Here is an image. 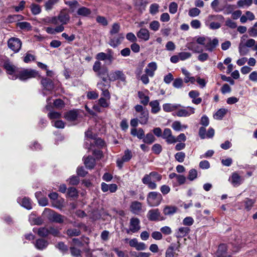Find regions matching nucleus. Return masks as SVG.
<instances>
[{
  "label": "nucleus",
  "instance_id": "1",
  "mask_svg": "<svg viewBox=\"0 0 257 257\" xmlns=\"http://www.w3.org/2000/svg\"><path fill=\"white\" fill-rule=\"evenodd\" d=\"M4 67L6 69L9 77L12 80L19 78L21 81L36 77L38 75V72L31 69H20L10 62H5Z\"/></svg>",
  "mask_w": 257,
  "mask_h": 257
},
{
  "label": "nucleus",
  "instance_id": "2",
  "mask_svg": "<svg viewBox=\"0 0 257 257\" xmlns=\"http://www.w3.org/2000/svg\"><path fill=\"white\" fill-rule=\"evenodd\" d=\"M195 38L198 44L203 45L209 52H212L219 44L218 40L216 38L211 39L208 37L198 36Z\"/></svg>",
  "mask_w": 257,
  "mask_h": 257
},
{
  "label": "nucleus",
  "instance_id": "3",
  "mask_svg": "<svg viewBox=\"0 0 257 257\" xmlns=\"http://www.w3.org/2000/svg\"><path fill=\"white\" fill-rule=\"evenodd\" d=\"M162 199V196L160 193L151 192L148 195L147 202L150 206H158L161 203Z\"/></svg>",
  "mask_w": 257,
  "mask_h": 257
},
{
  "label": "nucleus",
  "instance_id": "4",
  "mask_svg": "<svg viewBox=\"0 0 257 257\" xmlns=\"http://www.w3.org/2000/svg\"><path fill=\"white\" fill-rule=\"evenodd\" d=\"M41 83L43 86L44 95L50 93L54 89V84L52 80L47 78H42Z\"/></svg>",
  "mask_w": 257,
  "mask_h": 257
},
{
  "label": "nucleus",
  "instance_id": "5",
  "mask_svg": "<svg viewBox=\"0 0 257 257\" xmlns=\"http://www.w3.org/2000/svg\"><path fill=\"white\" fill-rule=\"evenodd\" d=\"M55 18H56V25L60 23V25L63 26L67 24L70 19L69 14L64 11H61L57 16H55Z\"/></svg>",
  "mask_w": 257,
  "mask_h": 257
},
{
  "label": "nucleus",
  "instance_id": "6",
  "mask_svg": "<svg viewBox=\"0 0 257 257\" xmlns=\"http://www.w3.org/2000/svg\"><path fill=\"white\" fill-rule=\"evenodd\" d=\"M141 229L140 220L137 217H133L130 219L129 229L126 232L129 233L138 232Z\"/></svg>",
  "mask_w": 257,
  "mask_h": 257
},
{
  "label": "nucleus",
  "instance_id": "7",
  "mask_svg": "<svg viewBox=\"0 0 257 257\" xmlns=\"http://www.w3.org/2000/svg\"><path fill=\"white\" fill-rule=\"evenodd\" d=\"M228 181L233 186L238 187L243 182L244 179L237 172H234L229 178Z\"/></svg>",
  "mask_w": 257,
  "mask_h": 257
},
{
  "label": "nucleus",
  "instance_id": "8",
  "mask_svg": "<svg viewBox=\"0 0 257 257\" xmlns=\"http://www.w3.org/2000/svg\"><path fill=\"white\" fill-rule=\"evenodd\" d=\"M177 110L176 114L178 117H188L195 113V108L191 106L182 107Z\"/></svg>",
  "mask_w": 257,
  "mask_h": 257
},
{
  "label": "nucleus",
  "instance_id": "9",
  "mask_svg": "<svg viewBox=\"0 0 257 257\" xmlns=\"http://www.w3.org/2000/svg\"><path fill=\"white\" fill-rule=\"evenodd\" d=\"M9 47L15 52H18L22 46V42L17 38H11L8 42Z\"/></svg>",
  "mask_w": 257,
  "mask_h": 257
},
{
  "label": "nucleus",
  "instance_id": "10",
  "mask_svg": "<svg viewBox=\"0 0 257 257\" xmlns=\"http://www.w3.org/2000/svg\"><path fill=\"white\" fill-rule=\"evenodd\" d=\"M132 153L128 149L126 150L124 152V155L121 158H118L116 160L117 166L119 168H122L124 162H128L132 158Z\"/></svg>",
  "mask_w": 257,
  "mask_h": 257
},
{
  "label": "nucleus",
  "instance_id": "11",
  "mask_svg": "<svg viewBox=\"0 0 257 257\" xmlns=\"http://www.w3.org/2000/svg\"><path fill=\"white\" fill-rule=\"evenodd\" d=\"M162 138L165 139L166 142L169 144H175L177 142L176 137L172 135V131L169 128L164 129Z\"/></svg>",
  "mask_w": 257,
  "mask_h": 257
},
{
  "label": "nucleus",
  "instance_id": "12",
  "mask_svg": "<svg viewBox=\"0 0 257 257\" xmlns=\"http://www.w3.org/2000/svg\"><path fill=\"white\" fill-rule=\"evenodd\" d=\"M158 68L157 64L155 62H151L149 63L146 66L145 72L150 77H153L155 75V72Z\"/></svg>",
  "mask_w": 257,
  "mask_h": 257
},
{
  "label": "nucleus",
  "instance_id": "13",
  "mask_svg": "<svg viewBox=\"0 0 257 257\" xmlns=\"http://www.w3.org/2000/svg\"><path fill=\"white\" fill-rule=\"evenodd\" d=\"M161 213L158 209H154L149 210L147 214V218L151 221H157L160 220Z\"/></svg>",
  "mask_w": 257,
  "mask_h": 257
},
{
  "label": "nucleus",
  "instance_id": "14",
  "mask_svg": "<svg viewBox=\"0 0 257 257\" xmlns=\"http://www.w3.org/2000/svg\"><path fill=\"white\" fill-rule=\"evenodd\" d=\"M137 37L145 41H147L150 38V34L149 31L146 28H142L137 33Z\"/></svg>",
  "mask_w": 257,
  "mask_h": 257
},
{
  "label": "nucleus",
  "instance_id": "15",
  "mask_svg": "<svg viewBox=\"0 0 257 257\" xmlns=\"http://www.w3.org/2000/svg\"><path fill=\"white\" fill-rule=\"evenodd\" d=\"M119 79L121 81L125 80V76L122 71L117 70L114 72H111L109 75V80L110 81H115Z\"/></svg>",
  "mask_w": 257,
  "mask_h": 257
},
{
  "label": "nucleus",
  "instance_id": "16",
  "mask_svg": "<svg viewBox=\"0 0 257 257\" xmlns=\"http://www.w3.org/2000/svg\"><path fill=\"white\" fill-rule=\"evenodd\" d=\"M182 107L181 104L178 103H164L163 105V110L166 112H170L177 110L179 108Z\"/></svg>",
  "mask_w": 257,
  "mask_h": 257
},
{
  "label": "nucleus",
  "instance_id": "17",
  "mask_svg": "<svg viewBox=\"0 0 257 257\" xmlns=\"http://www.w3.org/2000/svg\"><path fill=\"white\" fill-rule=\"evenodd\" d=\"M123 38L124 37L123 34H119L116 37L112 38H110L109 44L111 47L115 48L121 44Z\"/></svg>",
  "mask_w": 257,
  "mask_h": 257
},
{
  "label": "nucleus",
  "instance_id": "18",
  "mask_svg": "<svg viewBox=\"0 0 257 257\" xmlns=\"http://www.w3.org/2000/svg\"><path fill=\"white\" fill-rule=\"evenodd\" d=\"M247 36L245 35H243L241 38L240 42L238 46V51L240 55L243 56L247 54L249 51L247 49V47L246 46L245 44L243 43V41L245 40V38H246Z\"/></svg>",
  "mask_w": 257,
  "mask_h": 257
},
{
  "label": "nucleus",
  "instance_id": "19",
  "mask_svg": "<svg viewBox=\"0 0 257 257\" xmlns=\"http://www.w3.org/2000/svg\"><path fill=\"white\" fill-rule=\"evenodd\" d=\"M17 202L23 207L27 209L30 210L32 208V204L29 198L24 197L23 198H18Z\"/></svg>",
  "mask_w": 257,
  "mask_h": 257
},
{
  "label": "nucleus",
  "instance_id": "20",
  "mask_svg": "<svg viewBox=\"0 0 257 257\" xmlns=\"http://www.w3.org/2000/svg\"><path fill=\"white\" fill-rule=\"evenodd\" d=\"M65 217L56 212H52L49 216V219L53 222L61 223L64 222Z\"/></svg>",
  "mask_w": 257,
  "mask_h": 257
},
{
  "label": "nucleus",
  "instance_id": "21",
  "mask_svg": "<svg viewBox=\"0 0 257 257\" xmlns=\"http://www.w3.org/2000/svg\"><path fill=\"white\" fill-rule=\"evenodd\" d=\"M199 95V92L197 90H191L189 92V97L192 99V103L195 104H199L202 102V98L198 97Z\"/></svg>",
  "mask_w": 257,
  "mask_h": 257
},
{
  "label": "nucleus",
  "instance_id": "22",
  "mask_svg": "<svg viewBox=\"0 0 257 257\" xmlns=\"http://www.w3.org/2000/svg\"><path fill=\"white\" fill-rule=\"evenodd\" d=\"M142 204L137 201H133L130 206L131 211L135 214H139L142 210Z\"/></svg>",
  "mask_w": 257,
  "mask_h": 257
},
{
  "label": "nucleus",
  "instance_id": "23",
  "mask_svg": "<svg viewBox=\"0 0 257 257\" xmlns=\"http://www.w3.org/2000/svg\"><path fill=\"white\" fill-rule=\"evenodd\" d=\"M48 244V241L42 238L37 239L34 243L35 247L39 250H43L45 249Z\"/></svg>",
  "mask_w": 257,
  "mask_h": 257
},
{
  "label": "nucleus",
  "instance_id": "24",
  "mask_svg": "<svg viewBox=\"0 0 257 257\" xmlns=\"http://www.w3.org/2000/svg\"><path fill=\"white\" fill-rule=\"evenodd\" d=\"M227 246L224 244H220L218 246L217 255L218 257H231L227 252Z\"/></svg>",
  "mask_w": 257,
  "mask_h": 257
},
{
  "label": "nucleus",
  "instance_id": "25",
  "mask_svg": "<svg viewBox=\"0 0 257 257\" xmlns=\"http://www.w3.org/2000/svg\"><path fill=\"white\" fill-rule=\"evenodd\" d=\"M190 229L188 227H181L176 232V236L177 238H182L188 234Z\"/></svg>",
  "mask_w": 257,
  "mask_h": 257
},
{
  "label": "nucleus",
  "instance_id": "26",
  "mask_svg": "<svg viewBox=\"0 0 257 257\" xmlns=\"http://www.w3.org/2000/svg\"><path fill=\"white\" fill-rule=\"evenodd\" d=\"M96 75L101 78L103 81L106 82L107 77L109 78V74H108V70L106 67H103L98 72L96 73Z\"/></svg>",
  "mask_w": 257,
  "mask_h": 257
},
{
  "label": "nucleus",
  "instance_id": "27",
  "mask_svg": "<svg viewBox=\"0 0 257 257\" xmlns=\"http://www.w3.org/2000/svg\"><path fill=\"white\" fill-rule=\"evenodd\" d=\"M64 30V27L62 25H58L55 28L52 27H47L46 28V31L48 34L54 35L56 33H59Z\"/></svg>",
  "mask_w": 257,
  "mask_h": 257
},
{
  "label": "nucleus",
  "instance_id": "28",
  "mask_svg": "<svg viewBox=\"0 0 257 257\" xmlns=\"http://www.w3.org/2000/svg\"><path fill=\"white\" fill-rule=\"evenodd\" d=\"M177 211V207L175 206L166 205L164 207L163 212L164 215L171 216L175 214Z\"/></svg>",
  "mask_w": 257,
  "mask_h": 257
},
{
  "label": "nucleus",
  "instance_id": "29",
  "mask_svg": "<svg viewBox=\"0 0 257 257\" xmlns=\"http://www.w3.org/2000/svg\"><path fill=\"white\" fill-rule=\"evenodd\" d=\"M149 104L151 107V112L154 114L158 113L161 110L160 103L159 100H155L151 101Z\"/></svg>",
  "mask_w": 257,
  "mask_h": 257
},
{
  "label": "nucleus",
  "instance_id": "30",
  "mask_svg": "<svg viewBox=\"0 0 257 257\" xmlns=\"http://www.w3.org/2000/svg\"><path fill=\"white\" fill-rule=\"evenodd\" d=\"M139 118V122L142 124H146L147 123L149 119V111L148 110H145L138 115Z\"/></svg>",
  "mask_w": 257,
  "mask_h": 257
},
{
  "label": "nucleus",
  "instance_id": "31",
  "mask_svg": "<svg viewBox=\"0 0 257 257\" xmlns=\"http://www.w3.org/2000/svg\"><path fill=\"white\" fill-rule=\"evenodd\" d=\"M131 134L134 136H137L139 139H143L145 137V133L144 130L139 128V129L133 128L131 130Z\"/></svg>",
  "mask_w": 257,
  "mask_h": 257
},
{
  "label": "nucleus",
  "instance_id": "32",
  "mask_svg": "<svg viewBox=\"0 0 257 257\" xmlns=\"http://www.w3.org/2000/svg\"><path fill=\"white\" fill-rule=\"evenodd\" d=\"M86 168L93 169L95 165V160L91 156H88L84 161Z\"/></svg>",
  "mask_w": 257,
  "mask_h": 257
},
{
  "label": "nucleus",
  "instance_id": "33",
  "mask_svg": "<svg viewBox=\"0 0 257 257\" xmlns=\"http://www.w3.org/2000/svg\"><path fill=\"white\" fill-rule=\"evenodd\" d=\"M78 116L77 111L75 110H71L67 112L65 114V118L68 121H73L75 120Z\"/></svg>",
  "mask_w": 257,
  "mask_h": 257
},
{
  "label": "nucleus",
  "instance_id": "34",
  "mask_svg": "<svg viewBox=\"0 0 257 257\" xmlns=\"http://www.w3.org/2000/svg\"><path fill=\"white\" fill-rule=\"evenodd\" d=\"M138 97L141 100V103L144 105H147L150 100V98L148 95H146L143 91H139L138 93Z\"/></svg>",
  "mask_w": 257,
  "mask_h": 257
},
{
  "label": "nucleus",
  "instance_id": "35",
  "mask_svg": "<svg viewBox=\"0 0 257 257\" xmlns=\"http://www.w3.org/2000/svg\"><path fill=\"white\" fill-rule=\"evenodd\" d=\"M172 128L175 131H181L188 127L187 125H182L179 121H175L172 124Z\"/></svg>",
  "mask_w": 257,
  "mask_h": 257
},
{
  "label": "nucleus",
  "instance_id": "36",
  "mask_svg": "<svg viewBox=\"0 0 257 257\" xmlns=\"http://www.w3.org/2000/svg\"><path fill=\"white\" fill-rule=\"evenodd\" d=\"M77 13L79 16L87 17L91 14V11L87 8L82 7L78 9Z\"/></svg>",
  "mask_w": 257,
  "mask_h": 257
},
{
  "label": "nucleus",
  "instance_id": "37",
  "mask_svg": "<svg viewBox=\"0 0 257 257\" xmlns=\"http://www.w3.org/2000/svg\"><path fill=\"white\" fill-rule=\"evenodd\" d=\"M17 26L20 29L24 31H30L32 29V26L30 23L27 22H22L17 23Z\"/></svg>",
  "mask_w": 257,
  "mask_h": 257
},
{
  "label": "nucleus",
  "instance_id": "38",
  "mask_svg": "<svg viewBox=\"0 0 257 257\" xmlns=\"http://www.w3.org/2000/svg\"><path fill=\"white\" fill-rule=\"evenodd\" d=\"M227 110L225 108H220L214 114L213 117L216 119H221L223 116L226 114Z\"/></svg>",
  "mask_w": 257,
  "mask_h": 257
},
{
  "label": "nucleus",
  "instance_id": "39",
  "mask_svg": "<svg viewBox=\"0 0 257 257\" xmlns=\"http://www.w3.org/2000/svg\"><path fill=\"white\" fill-rule=\"evenodd\" d=\"M66 233L70 237L77 236L80 235L81 231L77 228H69L66 230Z\"/></svg>",
  "mask_w": 257,
  "mask_h": 257
},
{
  "label": "nucleus",
  "instance_id": "40",
  "mask_svg": "<svg viewBox=\"0 0 257 257\" xmlns=\"http://www.w3.org/2000/svg\"><path fill=\"white\" fill-rule=\"evenodd\" d=\"M155 138L154 135L151 133H148L143 139V141L144 143L148 144H151L155 141Z\"/></svg>",
  "mask_w": 257,
  "mask_h": 257
},
{
  "label": "nucleus",
  "instance_id": "41",
  "mask_svg": "<svg viewBox=\"0 0 257 257\" xmlns=\"http://www.w3.org/2000/svg\"><path fill=\"white\" fill-rule=\"evenodd\" d=\"M67 196L71 198H77L78 196L77 190L73 187L68 188L67 191Z\"/></svg>",
  "mask_w": 257,
  "mask_h": 257
},
{
  "label": "nucleus",
  "instance_id": "42",
  "mask_svg": "<svg viewBox=\"0 0 257 257\" xmlns=\"http://www.w3.org/2000/svg\"><path fill=\"white\" fill-rule=\"evenodd\" d=\"M134 4L138 9L142 10L145 9L147 2L146 0H134Z\"/></svg>",
  "mask_w": 257,
  "mask_h": 257
},
{
  "label": "nucleus",
  "instance_id": "43",
  "mask_svg": "<svg viewBox=\"0 0 257 257\" xmlns=\"http://www.w3.org/2000/svg\"><path fill=\"white\" fill-rule=\"evenodd\" d=\"M252 3V0H239L237 2V6L238 7H248Z\"/></svg>",
  "mask_w": 257,
  "mask_h": 257
},
{
  "label": "nucleus",
  "instance_id": "44",
  "mask_svg": "<svg viewBox=\"0 0 257 257\" xmlns=\"http://www.w3.org/2000/svg\"><path fill=\"white\" fill-rule=\"evenodd\" d=\"M42 22L45 25H49L50 24L56 25V18L54 17H47L42 19Z\"/></svg>",
  "mask_w": 257,
  "mask_h": 257
},
{
  "label": "nucleus",
  "instance_id": "45",
  "mask_svg": "<svg viewBox=\"0 0 257 257\" xmlns=\"http://www.w3.org/2000/svg\"><path fill=\"white\" fill-rule=\"evenodd\" d=\"M173 86L175 88H181L183 86V80L181 78H177L174 80Z\"/></svg>",
  "mask_w": 257,
  "mask_h": 257
},
{
  "label": "nucleus",
  "instance_id": "46",
  "mask_svg": "<svg viewBox=\"0 0 257 257\" xmlns=\"http://www.w3.org/2000/svg\"><path fill=\"white\" fill-rule=\"evenodd\" d=\"M248 33L250 37H257V22L248 29Z\"/></svg>",
  "mask_w": 257,
  "mask_h": 257
},
{
  "label": "nucleus",
  "instance_id": "47",
  "mask_svg": "<svg viewBox=\"0 0 257 257\" xmlns=\"http://www.w3.org/2000/svg\"><path fill=\"white\" fill-rule=\"evenodd\" d=\"M55 247L57 248L62 253H64L68 250V247L63 242H59L56 244Z\"/></svg>",
  "mask_w": 257,
  "mask_h": 257
},
{
  "label": "nucleus",
  "instance_id": "48",
  "mask_svg": "<svg viewBox=\"0 0 257 257\" xmlns=\"http://www.w3.org/2000/svg\"><path fill=\"white\" fill-rule=\"evenodd\" d=\"M110 102L106 98L100 97L98 99V104L104 108L108 107L109 105Z\"/></svg>",
  "mask_w": 257,
  "mask_h": 257
},
{
  "label": "nucleus",
  "instance_id": "49",
  "mask_svg": "<svg viewBox=\"0 0 257 257\" xmlns=\"http://www.w3.org/2000/svg\"><path fill=\"white\" fill-rule=\"evenodd\" d=\"M120 25L118 23H114L112 25L111 29L110 31V34L112 36L118 33L120 30Z\"/></svg>",
  "mask_w": 257,
  "mask_h": 257
},
{
  "label": "nucleus",
  "instance_id": "50",
  "mask_svg": "<svg viewBox=\"0 0 257 257\" xmlns=\"http://www.w3.org/2000/svg\"><path fill=\"white\" fill-rule=\"evenodd\" d=\"M37 233L38 235L42 237H45L49 234V228L41 227L38 229Z\"/></svg>",
  "mask_w": 257,
  "mask_h": 257
},
{
  "label": "nucleus",
  "instance_id": "51",
  "mask_svg": "<svg viewBox=\"0 0 257 257\" xmlns=\"http://www.w3.org/2000/svg\"><path fill=\"white\" fill-rule=\"evenodd\" d=\"M160 27V23L158 21H153L150 24L149 28L151 30L157 31Z\"/></svg>",
  "mask_w": 257,
  "mask_h": 257
},
{
  "label": "nucleus",
  "instance_id": "52",
  "mask_svg": "<svg viewBox=\"0 0 257 257\" xmlns=\"http://www.w3.org/2000/svg\"><path fill=\"white\" fill-rule=\"evenodd\" d=\"M220 0H214L211 4V8L216 12H219L222 11V8L219 7Z\"/></svg>",
  "mask_w": 257,
  "mask_h": 257
},
{
  "label": "nucleus",
  "instance_id": "53",
  "mask_svg": "<svg viewBox=\"0 0 257 257\" xmlns=\"http://www.w3.org/2000/svg\"><path fill=\"white\" fill-rule=\"evenodd\" d=\"M65 4L69 6L72 11L73 12L79 6V3L76 1H67Z\"/></svg>",
  "mask_w": 257,
  "mask_h": 257
},
{
  "label": "nucleus",
  "instance_id": "54",
  "mask_svg": "<svg viewBox=\"0 0 257 257\" xmlns=\"http://www.w3.org/2000/svg\"><path fill=\"white\" fill-rule=\"evenodd\" d=\"M159 6L158 4L154 3L152 4L150 7V13L153 15H156L159 12Z\"/></svg>",
  "mask_w": 257,
  "mask_h": 257
},
{
  "label": "nucleus",
  "instance_id": "55",
  "mask_svg": "<svg viewBox=\"0 0 257 257\" xmlns=\"http://www.w3.org/2000/svg\"><path fill=\"white\" fill-rule=\"evenodd\" d=\"M97 88L101 91L104 89H108L110 87V85L109 83H107V82H106V81L104 82L102 81L98 82L97 84Z\"/></svg>",
  "mask_w": 257,
  "mask_h": 257
},
{
  "label": "nucleus",
  "instance_id": "56",
  "mask_svg": "<svg viewBox=\"0 0 257 257\" xmlns=\"http://www.w3.org/2000/svg\"><path fill=\"white\" fill-rule=\"evenodd\" d=\"M64 199H61L60 200H56L53 203V206L59 209H62L64 207Z\"/></svg>",
  "mask_w": 257,
  "mask_h": 257
},
{
  "label": "nucleus",
  "instance_id": "57",
  "mask_svg": "<svg viewBox=\"0 0 257 257\" xmlns=\"http://www.w3.org/2000/svg\"><path fill=\"white\" fill-rule=\"evenodd\" d=\"M200 10L196 8L191 9L188 13V15L191 17H195L198 16L200 13Z\"/></svg>",
  "mask_w": 257,
  "mask_h": 257
},
{
  "label": "nucleus",
  "instance_id": "58",
  "mask_svg": "<svg viewBox=\"0 0 257 257\" xmlns=\"http://www.w3.org/2000/svg\"><path fill=\"white\" fill-rule=\"evenodd\" d=\"M96 21L98 23L102 25L103 26H106L108 25L107 20L105 17L103 16H97L96 17Z\"/></svg>",
  "mask_w": 257,
  "mask_h": 257
},
{
  "label": "nucleus",
  "instance_id": "59",
  "mask_svg": "<svg viewBox=\"0 0 257 257\" xmlns=\"http://www.w3.org/2000/svg\"><path fill=\"white\" fill-rule=\"evenodd\" d=\"M175 158L177 161L182 163L184 161L185 154L183 152H178L175 154Z\"/></svg>",
  "mask_w": 257,
  "mask_h": 257
},
{
  "label": "nucleus",
  "instance_id": "60",
  "mask_svg": "<svg viewBox=\"0 0 257 257\" xmlns=\"http://www.w3.org/2000/svg\"><path fill=\"white\" fill-rule=\"evenodd\" d=\"M31 10L32 14L35 15L39 14L41 11L40 6L35 4L31 5Z\"/></svg>",
  "mask_w": 257,
  "mask_h": 257
},
{
  "label": "nucleus",
  "instance_id": "61",
  "mask_svg": "<svg viewBox=\"0 0 257 257\" xmlns=\"http://www.w3.org/2000/svg\"><path fill=\"white\" fill-rule=\"evenodd\" d=\"M197 172L195 169H192L189 171V175L188 176V178L189 180L193 181V180L197 178Z\"/></svg>",
  "mask_w": 257,
  "mask_h": 257
},
{
  "label": "nucleus",
  "instance_id": "62",
  "mask_svg": "<svg viewBox=\"0 0 257 257\" xmlns=\"http://www.w3.org/2000/svg\"><path fill=\"white\" fill-rule=\"evenodd\" d=\"M178 54L180 60L182 61L188 59L191 56V54L190 53L186 52H182L179 53Z\"/></svg>",
  "mask_w": 257,
  "mask_h": 257
},
{
  "label": "nucleus",
  "instance_id": "63",
  "mask_svg": "<svg viewBox=\"0 0 257 257\" xmlns=\"http://www.w3.org/2000/svg\"><path fill=\"white\" fill-rule=\"evenodd\" d=\"M169 8V12L171 14H174L177 11L178 5L176 3L172 2L170 4Z\"/></svg>",
  "mask_w": 257,
  "mask_h": 257
},
{
  "label": "nucleus",
  "instance_id": "64",
  "mask_svg": "<svg viewBox=\"0 0 257 257\" xmlns=\"http://www.w3.org/2000/svg\"><path fill=\"white\" fill-rule=\"evenodd\" d=\"M153 181H160L162 179V176L156 172H152L150 173Z\"/></svg>",
  "mask_w": 257,
  "mask_h": 257
}]
</instances>
